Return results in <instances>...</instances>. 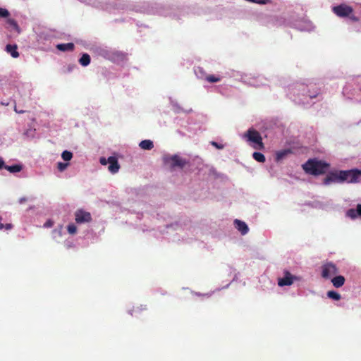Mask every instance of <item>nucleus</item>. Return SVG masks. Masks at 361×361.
Segmentation results:
<instances>
[{
	"instance_id": "nucleus-1",
	"label": "nucleus",
	"mask_w": 361,
	"mask_h": 361,
	"mask_svg": "<svg viewBox=\"0 0 361 361\" xmlns=\"http://www.w3.org/2000/svg\"><path fill=\"white\" fill-rule=\"evenodd\" d=\"M305 171L312 175H320L326 173L329 169V164L317 159H309L302 165Z\"/></svg>"
},
{
	"instance_id": "nucleus-2",
	"label": "nucleus",
	"mask_w": 361,
	"mask_h": 361,
	"mask_svg": "<svg viewBox=\"0 0 361 361\" xmlns=\"http://www.w3.org/2000/svg\"><path fill=\"white\" fill-rule=\"evenodd\" d=\"M242 138L246 141L256 149H262L264 148L262 138L256 130L250 128L247 132L241 135Z\"/></svg>"
},
{
	"instance_id": "nucleus-3",
	"label": "nucleus",
	"mask_w": 361,
	"mask_h": 361,
	"mask_svg": "<svg viewBox=\"0 0 361 361\" xmlns=\"http://www.w3.org/2000/svg\"><path fill=\"white\" fill-rule=\"evenodd\" d=\"M163 161L166 166L171 169H173L175 167L182 168L186 163L185 160L177 154H166L163 157Z\"/></svg>"
},
{
	"instance_id": "nucleus-4",
	"label": "nucleus",
	"mask_w": 361,
	"mask_h": 361,
	"mask_svg": "<svg viewBox=\"0 0 361 361\" xmlns=\"http://www.w3.org/2000/svg\"><path fill=\"white\" fill-rule=\"evenodd\" d=\"M342 183H358L361 181V170L341 171Z\"/></svg>"
},
{
	"instance_id": "nucleus-5",
	"label": "nucleus",
	"mask_w": 361,
	"mask_h": 361,
	"mask_svg": "<svg viewBox=\"0 0 361 361\" xmlns=\"http://www.w3.org/2000/svg\"><path fill=\"white\" fill-rule=\"evenodd\" d=\"M322 276L324 278L329 279L337 273V268L335 264L331 262L325 263L322 267Z\"/></svg>"
},
{
	"instance_id": "nucleus-6",
	"label": "nucleus",
	"mask_w": 361,
	"mask_h": 361,
	"mask_svg": "<svg viewBox=\"0 0 361 361\" xmlns=\"http://www.w3.org/2000/svg\"><path fill=\"white\" fill-rule=\"evenodd\" d=\"M75 220L78 224L88 223L92 221V216L90 212L79 209L75 213Z\"/></svg>"
},
{
	"instance_id": "nucleus-7",
	"label": "nucleus",
	"mask_w": 361,
	"mask_h": 361,
	"mask_svg": "<svg viewBox=\"0 0 361 361\" xmlns=\"http://www.w3.org/2000/svg\"><path fill=\"white\" fill-rule=\"evenodd\" d=\"M342 183L341 171L331 172L324 179V185H330L331 183Z\"/></svg>"
},
{
	"instance_id": "nucleus-8",
	"label": "nucleus",
	"mask_w": 361,
	"mask_h": 361,
	"mask_svg": "<svg viewBox=\"0 0 361 361\" xmlns=\"http://www.w3.org/2000/svg\"><path fill=\"white\" fill-rule=\"evenodd\" d=\"M334 12L340 17H346L349 16L352 12L353 8L347 5L342 4L338 6H334L333 8Z\"/></svg>"
},
{
	"instance_id": "nucleus-9",
	"label": "nucleus",
	"mask_w": 361,
	"mask_h": 361,
	"mask_svg": "<svg viewBox=\"0 0 361 361\" xmlns=\"http://www.w3.org/2000/svg\"><path fill=\"white\" fill-rule=\"evenodd\" d=\"M296 279L289 272H286L283 278L279 279L278 285L279 286H290L293 283V280Z\"/></svg>"
},
{
	"instance_id": "nucleus-10",
	"label": "nucleus",
	"mask_w": 361,
	"mask_h": 361,
	"mask_svg": "<svg viewBox=\"0 0 361 361\" xmlns=\"http://www.w3.org/2000/svg\"><path fill=\"white\" fill-rule=\"evenodd\" d=\"M345 216L351 219H361V204H358L355 209H350L347 210Z\"/></svg>"
},
{
	"instance_id": "nucleus-11",
	"label": "nucleus",
	"mask_w": 361,
	"mask_h": 361,
	"mask_svg": "<svg viewBox=\"0 0 361 361\" xmlns=\"http://www.w3.org/2000/svg\"><path fill=\"white\" fill-rule=\"evenodd\" d=\"M5 26L13 34L18 35L20 33V28H19L17 23L13 19H11V18L6 19V23H5Z\"/></svg>"
},
{
	"instance_id": "nucleus-12",
	"label": "nucleus",
	"mask_w": 361,
	"mask_h": 361,
	"mask_svg": "<svg viewBox=\"0 0 361 361\" xmlns=\"http://www.w3.org/2000/svg\"><path fill=\"white\" fill-rule=\"evenodd\" d=\"M235 228L242 234L245 235L249 231V228L245 222L239 219H235L233 221Z\"/></svg>"
},
{
	"instance_id": "nucleus-13",
	"label": "nucleus",
	"mask_w": 361,
	"mask_h": 361,
	"mask_svg": "<svg viewBox=\"0 0 361 361\" xmlns=\"http://www.w3.org/2000/svg\"><path fill=\"white\" fill-rule=\"evenodd\" d=\"M119 164L118 163V160L115 157H109V171L112 173H116L119 170Z\"/></svg>"
},
{
	"instance_id": "nucleus-14",
	"label": "nucleus",
	"mask_w": 361,
	"mask_h": 361,
	"mask_svg": "<svg viewBox=\"0 0 361 361\" xmlns=\"http://www.w3.org/2000/svg\"><path fill=\"white\" fill-rule=\"evenodd\" d=\"M1 168L6 169L10 173H18L22 170V166L19 164H16L13 166H6L4 165V162L1 161Z\"/></svg>"
},
{
	"instance_id": "nucleus-15",
	"label": "nucleus",
	"mask_w": 361,
	"mask_h": 361,
	"mask_svg": "<svg viewBox=\"0 0 361 361\" xmlns=\"http://www.w3.org/2000/svg\"><path fill=\"white\" fill-rule=\"evenodd\" d=\"M6 51L11 55L13 58H17L19 56L18 52L17 51V46L16 45H11L8 44L6 47Z\"/></svg>"
},
{
	"instance_id": "nucleus-16",
	"label": "nucleus",
	"mask_w": 361,
	"mask_h": 361,
	"mask_svg": "<svg viewBox=\"0 0 361 361\" xmlns=\"http://www.w3.org/2000/svg\"><path fill=\"white\" fill-rule=\"evenodd\" d=\"M139 146L143 149L150 150L153 148L154 145L150 140H145L140 142Z\"/></svg>"
},
{
	"instance_id": "nucleus-17",
	"label": "nucleus",
	"mask_w": 361,
	"mask_h": 361,
	"mask_svg": "<svg viewBox=\"0 0 361 361\" xmlns=\"http://www.w3.org/2000/svg\"><path fill=\"white\" fill-rule=\"evenodd\" d=\"M56 48L62 51H71L74 48V44L73 43L59 44Z\"/></svg>"
},
{
	"instance_id": "nucleus-18",
	"label": "nucleus",
	"mask_w": 361,
	"mask_h": 361,
	"mask_svg": "<svg viewBox=\"0 0 361 361\" xmlns=\"http://www.w3.org/2000/svg\"><path fill=\"white\" fill-rule=\"evenodd\" d=\"M344 282H345V279L342 276H336L332 279V283H333L334 286L337 288L342 286L343 285Z\"/></svg>"
},
{
	"instance_id": "nucleus-19",
	"label": "nucleus",
	"mask_w": 361,
	"mask_h": 361,
	"mask_svg": "<svg viewBox=\"0 0 361 361\" xmlns=\"http://www.w3.org/2000/svg\"><path fill=\"white\" fill-rule=\"evenodd\" d=\"M80 63L82 66H87L90 63V56L87 54H83L79 60Z\"/></svg>"
},
{
	"instance_id": "nucleus-20",
	"label": "nucleus",
	"mask_w": 361,
	"mask_h": 361,
	"mask_svg": "<svg viewBox=\"0 0 361 361\" xmlns=\"http://www.w3.org/2000/svg\"><path fill=\"white\" fill-rule=\"evenodd\" d=\"M61 158L65 161H69L73 158V153L71 152H70V151L65 150L61 154Z\"/></svg>"
},
{
	"instance_id": "nucleus-21",
	"label": "nucleus",
	"mask_w": 361,
	"mask_h": 361,
	"mask_svg": "<svg viewBox=\"0 0 361 361\" xmlns=\"http://www.w3.org/2000/svg\"><path fill=\"white\" fill-rule=\"evenodd\" d=\"M252 157L258 162L263 163L265 161L264 155L260 152H254Z\"/></svg>"
},
{
	"instance_id": "nucleus-22",
	"label": "nucleus",
	"mask_w": 361,
	"mask_h": 361,
	"mask_svg": "<svg viewBox=\"0 0 361 361\" xmlns=\"http://www.w3.org/2000/svg\"><path fill=\"white\" fill-rule=\"evenodd\" d=\"M290 151L289 149H283L276 152V159L281 160L283 159Z\"/></svg>"
},
{
	"instance_id": "nucleus-23",
	"label": "nucleus",
	"mask_w": 361,
	"mask_h": 361,
	"mask_svg": "<svg viewBox=\"0 0 361 361\" xmlns=\"http://www.w3.org/2000/svg\"><path fill=\"white\" fill-rule=\"evenodd\" d=\"M69 166V163H63V162H59L57 163V169L60 172L64 171L68 166Z\"/></svg>"
},
{
	"instance_id": "nucleus-24",
	"label": "nucleus",
	"mask_w": 361,
	"mask_h": 361,
	"mask_svg": "<svg viewBox=\"0 0 361 361\" xmlns=\"http://www.w3.org/2000/svg\"><path fill=\"white\" fill-rule=\"evenodd\" d=\"M67 230H68V232L70 233V234H75L76 232H77V227L75 225H74L73 224H70L68 226H67Z\"/></svg>"
},
{
	"instance_id": "nucleus-25",
	"label": "nucleus",
	"mask_w": 361,
	"mask_h": 361,
	"mask_svg": "<svg viewBox=\"0 0 361 361\" xmlns=\"http://www.w3.org/2000/svg\"><path fill=\"white\" fill-rule=\"evenodd\" d=\"M206 79L209 82H216L220 80V78L219 77H216L214 75H209L207 77Z\"/></svg>"
},
{
	"instance_id": "nucleus-26",
	"label": "nucleus",
	"mask_w": 361,
	"mask_h": 361,
	"mask_svg": "<svg viewBox=\"0 0 361 361\" xmlns=\"http://www.w3.org/2000/svg\"><path fill=\"white\" fill-rule=\"evenodd\" d=\"M99 161L102 165H104V166L107 165V164H109V158L106 159L104 157H102V158H100Z\"/></svg>"
},
{
	"instance_id": "nucleus-27",
	"label": "nucleus",
	"mask_w": 361,
	"mask_h": 361,
	"mask_svg": "<svg viewBox=\"0 0 361 361\" xmlns=\"http://www.w3.org/2000/svg\"><path fill=\"white\" fill-rule=\"evenodd\" d=\"M8 15L9 13L6 9L1 8V18H7Z\"/></svg>"
},
{
	"instance_id": "nucleus-28",
	"label": "nucleus",
	"mask_w": 361,
	"mask_h": 361,
	"mask_svg": "<svg viewBox=\"0 0 361 361\" xmlns=\"http://www.w3.org/2000/svg\"><path fill=\"white\" fill-rule=\"evenodd\" d=\"M327 296L334 300H338L341 299V295H327Z\"/></svg>"
},
{
	"instance_id": "nucleus-29",
	"label": "nucleus",
	"mask_w": 361,
	"mask_h": 361,
	"mask_svg": "<svg viewBox=\"0 0 361 361\" xmlns=\"http://www.w3.org/2000/svg\"><path fill=\"white\" fill-rule=\"evenodd\" d=\"M54 225V222L51 220H48L44 224V228H49Z\"/></svg>"
},
{
	"instance_id": "nucleus-30",
	"label": "nucleus",
	"mask_w": 361,
	"mask_h": 361,
	"mask_svg": "<svg viewBox=\"0 0 361 361\" xmlns=\"http://www.w3.org/2000/svg\"><path fill=\"white\" fill-rule=\"evenodd\" d=\"M12 227H13V226L11 224H7L5 226L1 224V229L6 228V230H9V229H11Z\"/></svg>"
},
{
	"instance_id": "nucleus-31",
	"label": "nucleus",
	"mask_w": 361,
	"mask_h": 361,
	"mask_svg": "<svg viewBox=\"0 0 361 361\" xmlns=\"http://www.w3.org/2000/svg\"><path fill=\"white\" fill-rule=\"evenodd\" d=\"M212 145L214 147H216L218 149H223L224 146L222 145H219L216 142H212Z\"/></svg>"
},
{
	"instance_id": "nucleus-32",
	"label": "nucleus",
	"mask_w": 361,
	"mask_h": 361,
	"mask_svg": "<svg viewBox=\"0 0 361 361\" xmlns=\"http://www.w3.org/2000/svg\"><path fill=\"white\" fill-rule=\"evenodd\" d=\"M54 233H57L59 236L61 235V228L59 230H54L53 231Z\"/></svg>"
},
{
	"instance_id": "nucleus-33",
	"label": "nucleus",
	"mask_w": 361,
	"mask_h": 361,
	"mask_svg": "<svg viewBox=\"0 0 361 361\" xmlns=\"http://www.w3.org/2000/svg\"><path fill=\"white\" fill-rule=\"evenodd\" d=\"M26 200H27V199H26L25 197H22V198H20V199L19 200V202H20V204H22V203L25 202Z\"/></svg>"
},
{
	"instance_id": "nucleus-34",
	"label": "nucleus",
	"mask_w": 361,
	"mask_h": 361,
	"mask_svg": "<svg viewBox=\"0 0 361 361\" xmlns=\"http://www.w3.org/2000/svg\"><path fill=\"white\" fill-rule=\"evenodd\" d=\"M15 111H16V112L19 113V114H21L23 112V111H21V110L18 111L16 109H15Z\"/></svg>"
},
{
	"instance_id": "nucleus-35",
	"label": "nucleus",
	"mask_w": 361,
	"mask_h": 361,
	"mask_svg": "<svg viewBox=\"0 0 361 361\" xmlns=\"http://www.w3.org/2000/svg\"><path fill=\"white\" fill-rule=\"evenodd\" d=\"M310 28L307 29V31H310L312 28V26L311 25H310Z\"/></svg>"
},
{
	"instance_id": "nucleus-36",
	"label": "nucleus",
	"mask_w": 361,
	"mask_h": 361,
	"mask_svg": "<svg viewBox=\"0 0 361 361\" xmlns=\"http://www.w3.org/2000/svg\"><path fill=\"white\" fill-rule=\"evenodd\" d=\"M327 293L331 294V293H336L332 290H329L327 292Z\"/></svg>"
}]
</instances>
